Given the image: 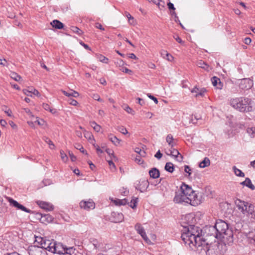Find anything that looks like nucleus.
Instances as JSON below:
<instances>
[{
  "label": "nucleus",
  "mask_w": 255,
  "mask_h": 255,
  "mask_svg": "<svg viewBox=\"0 0 255 255\" xmlns=\"http://www.w3.org/2000/svg\"><path fill=\"white\" fill-rule=\"evenodd\" d=\"M124 109L128 114H130L132 115L134 114V111L128 106H126L125 108H124Z\"/></svg>",
  "instance_id": "obj_49"
},
{
  "label": "nucleus",
  "mask_w": 255,
  "mask_h": 255,
  "mask_svg": "<svg viewBox=\"0 0 255 255\" xmlns=\"http://www.w3.org/2000/svg\"><path fill=\"white\" fill-rule=\"evenodd\" d=\"M138 198H135L134 199H132L130 202V204H129V206L132 208V209H134L136 207V204H137V200Z\"/></svg>",
  "instance_id": "obj_43"
},
{
  "label": "nucleus",
  "mask_w": 255,
  "mask_h": 255,
  "mask_svg": "<svg viewBox=\"0 0 255 255\" xmlns=\"http://www.w3.org/2000/svg\"><path fill=\"white\" fill-rule=\"evenodd\" d=\"M212 83L214 86L216 87L219 89H221L223 87V84L221 83L220 79L216 76H214L212 79Z\"/></svg>",
  "instance_id": "obj_18"
},
{
  "label": "nucleus",
  "mask_w": 255,
  "mask_h": 255,
  "mask_svg": "<svg viewBox=\"0 0 255 255\" xmlns=\"http://www.w3.org/2000/svg\"><path fill=\"white\" fill-rule=\"evenodd\" d=\"M69 104L73 106H76L78 104V102L76 100L71 99L70 100Z\"/></svg>",
  "instance_id": "obj_64"
},
{
  "label": "nucleus",
  "mask_w": 255,
  "mask_h": 255,
  "mask_svg": "<svg viewBox=\"0 0 255 255\" xmlns=\"http://www.w3.org/2000/svg\"><path fill=\"white\" fill-rule=\"evenodd\" d=\"M80 206L81 208L89 210L94 209L95 207V204L92 200L89 199L88 201H81L80 203Z\"/></svg>",
  "instance_id": "obj_13"
},
{
  "label": "nucleus",
  "mask_w": 255,
  "mask_h": 255,
  "mask_svg": "<svg viewBox=\"0 0 255 255\" xmlns=\"http://www.w3.org/2000/svg\"><path fill=\"white\" fill-rule=\"evenodd\" d=\"M165 170L170 173H172L174 170V166L171 162H167L164 167Z\"/></svg>",
  "instance_id": "obj_28"
},
{
  "label": "nucleus",
  "mask_w": 255,
  "mask_h": 255,
  "mask_svg": "<svg viewBox=\"0 0 255 255\" xmlns=\"http://www.w3.org/2000/svg\"><path fill=\"white\" fill-rule=\"evenodd\" d=\"M239 81V87L242 90L250 89L253 86V81L250 78H243Z\"/></svg>",
  "instance_id": "obj_8"
},
{
  "label": "nucleus",
  "mask_w": 255,
  "mask_h": 255,
  "mask_svg": "<svg viewBox=\"0 0 255 255\" xmlns=\"http://www.w3.org/2000/svg\"><path fill=\"white\" fill-rule=\"evenodd\" d=\"M164 52L166 53L165 55L167 60L171 61L173 59V57L170 54L168 53L167 51H164Z\"/></svg>",
  "instance_id": "obj_54"
},
{
  "label": "nucleus",
  "mask_w": 255,
  "mask_h": 255,
  "mask_svg": "<svg viewBox=\"0 0 255 255\" xmlns=\"http://www.w3.org/2000/svg\"><path fill=\"white\" fill-rule=\"evenodd\" d=\"M201 230L194 225H190L184 227L181 238L185 245H187L192 250L193 247H199L205 245H208L206 240L200 234Z\"/></svg>",
  "instance_id": "obj_1"
},
{
  "label": "nucleus",
  "mask_w": 255,
  "mask_h": 255,
  "mask_svg": "<svg viewBox=\"0 0 255 255\" xmlns=\"http://www.w3.org/2000/svg\"><path fill=\"white\" fill-rule=\"evenodd\" d=\"M84 136L87 138L88 139V140H91V139H94L93 138V135H92V133L91 132H88V131H87L86 130H85V129L84 130Z\"/></svg>",
  "instance_id": "obj_41"
},
{
  "label": "nucleus",
  "mask_w": 255,
  "mask_h": 255,
  "mask_svg": "<svg viewBox=\"0 0 255 255\" xmlns=\"http://www.w3.org/2000/svg\"><path fill=\"white\" fill-rule=\"evenodd\" d=\"M126 16L128 19V22L130 24H132L133 23L134 18L132 17L128 12H126Z\"/></svg>",
  "instance_id": "obj_46"
},
{
  "label": "nucleus",
  "mask_w": 255,
  "mask_h": 255,
  "mask_svg": "<svg viewBox=\"0 0 255 255\" xmlns=\"http://www.w3.org/2000/svg\"><path fill=\"white\" fill-rule=\"evenodd\" d=\"M180 190L182 194L190 197H192V194H194L195 192L190 186L183 182L180 186Z\"/></svg>",
  "instance_id": "obj_12"
},
{
  "label": "nucleus",
  "mask_w": 255,
  "mask_h": 255,
  "mask_svg": "<svg viewBox=\"0 0 255 255\" xmlns=\"http://www.w3.org/2000/svg\"><path fill=\"white\" fill-rule=\"evenodd\" d=\"M247 132L252 137H255V127L249 128L247 129Z\"/></svg>",
  "instance_id": "obj_37"
},
{
  "label": "nucleus",
  "mask_w": 255,
  "mask_h": 255,
  "mask_svg": "<svg viewBox=\"0 0 255 255\" xmlns=\"http://www.w3.org/2000/svg\"><path fill=\"white\" fill-rule=\"evenodd\" d=\"M53 218L49 214H45L43 216H41L40 220L42 222H47L50 223L52 221Z\"/></svg>",
  "instance_id": "obj_30"
},
{
  "label": "nucleus",
  "mask_w": 255,
  "mask_h": 255,
  "mask_svg": "<svg viewBox=\"0 0 255 255\" xmlns=\"http://www.w3.org/2000/svg\"><path fill=\"white\" fill-rule=\"evenodd\" d=\"M44 140L49 145V147L51 149L54 148L55 145L50 139H49L48 137H44Z\"/></svg>",
  "instance_id": "obj_44"
},
{
  "label": "nucleus",
  "mask_w": 255,
  "mask_h": 255,
  "mask_svg": "<svg viewBox=\"0 0 255 255\" xmlns=\"http://www.w3.org/2000/svg\"><path fill=\"white\" fill-rule=\"evenodd\" d=\"M231 105L241 112H249L252 111V100L248 98L240 97L231 99Z\"/></svg>",
  "instance_id": "obj_3"
},
{
  "label": "nucleus",
  "mask_w": 255,
  "mask_h": 255,
  "mask_svg": "<svg viewBox=\"0 0 255 255\" xmlns=\"http://www.w3.org/2000/svg\"><path fill=\"white\" fill-rule=\"evenodd\" d=\"M252 42V39L250 37H246L244 39V42L247 45H249Z\"/></svg>",
  "instance_id": "obj_61"
},
{
  "label": "nucleus",
  "mask_w": 255,
  "mask_h": 255,
  "mask_svg": "<svg viewBox=\"0 0 255 255\" xmlns=\"http://www.w3.org/2000/svg\"><path fill=\"white\" fill-rule=\"evenodd\" d=\"M69 154L70 159L72 161H75L76 160V157L73 154L72 152L69 151Z\"/></svg>",
  "instance_id": "obj_57"
},
{
  "label": "nucleus",
  "mask_w": 255,
  "mask_h": 255,
  "mask_svg": "<svg viewBox=\"0 0 255 255\" xmlns=\"http://www.w3.org/2000/svg\"><path fill=\"white\" fill-rule=\"evenodd\" d=\"M147 96L150 99L152 100L155 104L158 103V100L156 97H154L150 94H147Z\"/></svg>",
  "instance_id": "obj_56"
},
{
  "label": "nucleus",
  "mask_w": 255,
  "mask_h": 255,
  "mask_svg": "<svg viewBox=\"0 0 255 255\" xmlns=\"http://www.w3.org/2000/svg\"><path fill=\"white\" fill-rule=\"evenodd\" d=\"M167 6H168V8L170 10H174L175 9V7L174 6L173 4L172 3H171V2H169L167 3Z\"/></svg>",
  "instance_id": "obj_62"
},
{
  "label": "nucleus",
  "mask_w": 255,
  "mask_h": 255,
  "mask_svg": "<svg viewBox=\"0 0 255 255\" xmlns=\"http://www.w3.org/2000/svg\"><path fill=\"white\" fill-rule=\"evenodd\" d=\"M174 202L176 203L183 204H190L191 199L190 197L182 193L181 192L180 193L176 192V195L174 198Z\"/></svg>",
  "instance_id": "obj_6"
},
{
  "label": "nucleus",
  "mask_w": 255,
  "mask_h": 255,
  "mask_svg": "<svg viewBox=\"0 0 255 255\" xmlns=\"http://www.w3.org/2000/svg\"><path fill=\"white\" fill-rule=\"evenodd\" d=\"M197 66L199 67L202 68L207 71H209V66L204 61L200 60L197 62Z\"/></svg>",
  "instance_id": "obj_35"
},
{
  "label": "nucleus",
  "mask_w": 255,
  "mask_h": 255,
  "mask_svg": "<svg viewBox=\"0 0 255 255\" xmlns=\"http://www.w3.org/2000/svg\"><path fill=\"white\" fill-rule=\"evenodd\" d=\"M241 184L248 187L252 190L255 189V186L252 184L251 179L248 177H247L244 181L242 182Z\"/></svg>",
  "instance_id": "obj_23"
},
{
  "label": "nucleus",
  "mask_w": 255,
  "mask_h": 255,
  "mask_svg": "<svg viewBox=\"0 0 255 255\" xmlns=\"http://www.w3.org/2000/svg\"><path fill=\"white\" fill-rule=\"evenodd\" d=\"M4 108H2V111H3L8 117H11L12 116V112L10 110V109H8L7 110L6 107H4Z\"/></svg>",
  "instance_id": "obj_52"
},
{
  "label": "nucleus",
  "mask_w": 255,
  "mask_h": 255,
  "mask_svg": "<svg viewBox=\"0 0 255 255\" xmlns=\"http://www.w3.org/2000/svg\"><path fill=\"white\" fill-rule=\"evenodd\" d=\"M171 14L172 15H174V18H175V21L176 22H178L179 23V24L182 26V28H184L183 27V26L182 25V24L180 23V20L178 18V17L177 16L176 12L175 11H173L171 13Z\"/></svg>",
  "instance_id": "obj_50"
},
{
  "label": "nucleus",
  "mask_w": 255,
  "mask_h": 255,
  "mask_svg": "<svg viewBox=\"0 0 255 255\" xmlns=\"http://www.w3.org/2000/svg\"><path fill=\"white\" fill-rule=\"evenodd\" d=\"M210 164V161L208 157H205L204 160L199 163V167L205 168L208 167Z\"/></svg>",
  "instance_id": "obj_29"
},
{
  "label": "nucleus",
  "mask_w": 255,
  "mask_h": 255,
  "mask_svg": "<svg viewBox=\"0 0 255 255\" xmlns=\"http://www.w3.org/2000/svg\"><path fill=\"white\" fill-rule=\"evenodd\" d=\"M93 98L95 100H97V101H98L99 102H102L103 101V100L100 98L99 95H98V94H94L93 95Z\"/></svg>",
  "instance_id": "obj_63"
},
{
  "label": "nucleus",
  "mask_w": 255,
  "mask_h": 255,
  "mask_svg": "<svg viewBox=\"0 0 255 255\" xmlns=\"http://www.w3.org/2000/svg\"><path fill=\"white\" fill-rule=\"evenodd\" d=\"M60 156L62 159V160L64 162H66L68 160V157L67 155L64 153V151L61 150L60 151Z\"/></svg>",
  "instance_id": "obj_45"
},
{
  "label": "nucleus",
  "mask_w": 255,
  "mask_h": 255,
  "mask_svg": "<svg viewBox=\"0 0 255 255\" xmlns=\"http://www.w3.org/2000/svg\"><path fill=\"white\" fill-rule=\"evenodd\" d=\"M9 76L12 79L17 82H20L21 79V77L14 72H11Z\"/></svg>",
  "instance_id": "obj_32"
},
{
  "label": "nucleus",
  "mask_w": 255,
  "mask_h": 255,
  "mask_svg": "<svg viewBox=\"0 0 255 255\" xmlns=\"http://www.w3.org/2000/svg\"><path fill=\"white\" fill-rule=\"evenodd\" d=\"M27 251L29 255H47L46 251L41 248H39V246H29Z\"/></svg>",
  "instance_id": "obj_7"
},
{
  "label": "nucleus",
  "mask_w": 255,
  "mask_h": 255,
  "mask_svg": "<svg viewBox=\"0 0 255 255\" xmlns=\"http://www.w3.org/2000/svg\"><path fill=\"white\" fill-rule=\"evenodd\" d=\"M17 209L21 210L24 211L26 213H30L31 212V211L30 210L27 209L24 206H23V205H22L20 204H19L18 207Z\"/></svg>",
  "instance_id": "obj_48"
},
{
  "label": "nucleus",
  "mask_w": 255,
  "mask_h": 255,
  "mask_svg": "<svg viewBox=\"0 0 255 255\" xmlns=\"http://www.w3.org/2000/svg\"><path fill=\"white\" fill-rule=\"evenodd\" d=\"M38 204L40 208L47 211H52L54 208L52 205L45 202L39 201Z\"/></svg>",
  "instance_id": "obj_17"
},
{
  "label": "nucleus",
  "mask_w": 255,
  "mask_h": 255,
  "mask_svg": "<svg viewBox=\"0 0 255 255\" xmlns=\"http://www.w3.org/2000/svg\"><path fill=\"white\" fill-rule=\"evenodd\" d=\"M62 93L63 94L67 97H73L75 98H77L79 96V93L73 90H71L70 92H66L65 91H62Z\"/></svg>",
  "instance_id": "obj_26"
},
{
  "label": "nucleus",
  "mask_w": 255,
  "mask_h": 255,
  "mask_svg": "<svg viewBox=\"0 0 255 255\" xmlns=\"http://www.w3.org/2000/svg\"><path fill=\"white\" fill-rule=\"evenodd\" d=\"M118 130L121 132V133H122L123 134H126L128 133L127 129L126 128H125L124 127L122 126V127H119L118 128Z\"/></svg>",
  "instance_id": "obj_51"
},
{
  "label": "nucleus",
  "mask_w": 255,
  "mask_h": 255,
  "mask_svg": "<svg viewBox=\"0 0 255 255\" xmlns=\"http://www.w3.org/2000/svg\"><path fill=\"white\" fill-rule=\"evenodd\" d=\"M206 90L204 88L199 89L197 87H195L191 90V93L196 94L195 95L196 97H197L198 96H203Z\"/></svg>",
  "instance_id": "obj_19"
},
{
  "label": "nucleus",
  "mask_w": 255,
  "mask_h": 255,
  "mask_svg": "<svg viewBox=\"0 0 255 255\" xmlns=\"http://www.w3.org/2000/svg\"><path fill=\"white\" fill-rule=\"evenodd\" d=\"M109 138L115 145H118L120 143V140L116 136L110 135L109 136Z\"/></svg>",
  "instance_id": "obj_34"
},
{
  "label": "nucleus",
  "mask_w": 255,
  "mask_h": 255,
  "mask_svg": "<svg viewBox=\"0 0 255 255\" xmlns=\"http://www.w3.org/2000/svg\"><path fill=\"white\" fill-rule=\"evenodd\" d=\"M154 156L157 158L158 159H160L162 156V154L160 152V150H158L156 154H155Z\"/></svg>",
  "instance_id": "obj_58"
},
{
  "label": "nucleus",
  "mask_w": 255,
  "mask_h": 255,
  "mask_svg": "<svg viewBox=\"0 0 255 255\" xmlns=\"http://www.w3.org/2000/svg\"><path fill=\"white\" fill-rule=\"evenodd\" d=\"M255 209V206L252 204H250L248 203V205L245 208V211L243 213L244 214H251L254 212Z\"/></svg>",
  "instance_id": "obj_25"
},
{
  "label": "nucleus",
  "mask_w": 255,
  "mask_h": 255,
  "mask_svg": "<svg viewBox=\"0 0 255 255\" xmlns=\"http://www.w3.org/2000/svg\"><path fill=\"white\" fill-rule=\"evenodd\" d=\"M205 233L207 236L213 237L215 239H219V233H217L215 226H210L206 227L205 229Z\"/></svg>",
  "instance_id": "obj_11"
},
{
  "label": "nucleus",
  "mask_w": 255,
  "mask_h": 255,
  "mask_svg": "<svg viewBox=\"0 0 255 255\" xmlns=\"http://www.w3.org/2000/svg\"><path fill=\"white\" fill-rule=\"evenodd\" d=\"M35 242L37 243L39 248L44 249L46 252L47 251L51 252L52 249V245H53L54 241L47 239L46 238H42L36 237L35 238Z\"/></svg>",
  "instance_id": "obj_5"
},
{
  "label": "nucleus",
  "mask_w": 255,
  "mask_h": 255,
  "mask_svg": "<svg viewBox=\"0 0 255 255\" xmlns=\"http://www.w3.org/2000/svg\"><path fill=\"white\" fill-rule=\"evenodd\" d=\"M219 239H223L224 241L227 240V243L230 245L233 243V232L229 228L228 224L225 221L219 220L215 225Z\"/></svg>",
  "instance_id": "obj_2"
},
{
  "label": "nucleus",
  "mask_w": 255,
  "mask_h": 255,
  "mask_svg": "<svg viewBox=\"0 0 255 255\" xmlns=\"http://www.w3.org/2000/svg\"><path fill=\"white\" fill-rule=\"evenodd\" d=\"M112 201L116 205H125L127 204H129L128 203V200L126 199L123 200L119 199H116L115 200L112 199Z\"/></svg>",
  "instance_id": "obj_27"
},
{
  "label": "nucleus",
  "mask_w": 255,
  "mask_h": 255,
  "mask_svg": "<svg viewBox=\"0 0 255 255\" xmlns=\"http://www.w3.org/2000/svg\"><path fill=\"white\" fill-rule=\"evenodd\" d=\"M134 228L137 232L142 237L143 239L146 243H151L150 240L147 237L145 230L144 228L141 226V224L139 223H137L135 225Z\"/></svg>",
  "instance_id": "obj_10"
},
{
  "label": "nucleus",
  "mask_w": 255,
  "mask_h": 255,
  "mask_svg": "<svg viewBox=\"0 0 255 255\" xmlns=\"http://www.w3.org/2000/svg\"><path fill=\"white\" fill-rule=\"evenodd\" d=\"M8 201H9L10 205H11L16 208H18L19 203H18L16 201L9 198L8 199Z\"/></svg>",
  "instance_id": "obj_42"
},
{
  "label": "nucleus",
  "mask_w": 255,
  "mask_h": 255,
  "mask_svg": "<svg viewBox=\"0 0 255 255\" xmlns=\"http://www.w3.org/2000/svg\"><path fill=\"white\" fill-rule=\"evenodd\" d=\"M65 246L63 245L60 243H56L54 241L53 245H52V249L51 253H56L59 255H64Z\"/></svg>",
  "instance_id": "obj_9"
},
{
  "label": "nucleus",
  "mask_w": 255,
  "mask_h": 255,
  "mask_svg": "<svg viewBox=\"0 0 255 255\" xmlns=\"http://www.w3.org/2000/svg\"><path fill=\"white\" fill-rule=\"evenodd\" d=\"M74 251H75V249L73 248V247L67 248V247H66V246H65L64 255L65 254L72 255L74 253Z\"/></svg>",
  "instance_id": "obj_38"
},
{
  "label": "nucleus",
  "mask_w": 255,
  "mask_h": 255,
  "mask_svg": "<svg viewBox=\"0 0 255 255\" xmlns=\"http://www.w3.org/2000/svg\"><path fill=\"white\" fill-rule=\"evenodd\" d=\"M150 177L153 179H156L159 177L160 172L156 168H153L149 171Z\"/></svg>",
  "instance_id": "obj_21"
},
{
  "label": "nucleus",
  "mask_w": 255,
  "mask_h": 255,
  "mask_svg": "<svg viewBox=\"0 0 255 255\" xmlns=\"http://www.w3.org/2000/svg\"><path fill=\"white\" fill-rule=\"evenodd\" d=\"M233 169L236 176L242 177L245 176V173L243 172L240 169L237 168L235 166H233Z\"/></svg>",
  "instance_id": "obj_33"
},
{
  "label": "nucleus",
  "mask_w": 255,
  "mask_h": 255,
  "mask_svg": "<svg viewBox=\"0 0 255 255\" xmlns=\"http://www.w3.org/2000/svg\"><path fill=\"white\" fill-rule=\"evenodd\" d=\"M33 88L32 87H30L28 89H23V92L24 94H25L26 95L28 96H32L31 94H32V92H33Z\"/></svg>",
  "instance_id": "obj_40"
},
{
  "label": "nucleus",
  "mask_w": 255,
  "mask_h": 255,
  "mask_svg": "<svg viewBox=\"0 0 255 255\" xmlns=\"http://www.w3.org/2000/svg\"><path fill=\"white\" fill-rule=\"evenodd\" d=\"M106 152L109 155H112L114 157H115V156L114 155V152L112 150V149H110L109 148H107L106 149Z\"/></svg>",
  "instance_id": "obj_60"
},
{
  "label": "nucleus",
  "mask_w": 255,
  "mask_h": 255,
  "mask_svg": "<svg viewBox=\"0 0 255 255\" xmlns=\"http://www.w3.org/2000/svg\"><path fill=\"white\" fill-rule=\"evenodd\" d=\"M191 203L190 205L193 206H196L202 203V197L201 195L197 194H192V197H190Z\"/></svg>",
  "instance_id": "obj_14"
},
{
  "label": "nucleus",
  "mask_w": 255,
  "mask_h": 255,
  "mask_svg": "<svg viewBox=\"0 0 255 255\" xmlns=\"http://www.w3.org/2000/svg\"><path fill=\"white\" fill-rule=\"evenodd\" d=\"M170 153H167L168 155H170L173 157H174L176 160L179 162H181L183 160V156L180 154L179 152L175 148H171V149L169 150Z\"/></svg>",
  "instance_id": "obj_15"
},
{
  "label": "nucleus",
  "mask_w": 255,
  "mask_h": 255,
  "mask_svg": "<svg viewBox=\"0 0 255 255\" xmlns=\"http://www.w3.org/2000/svg\"><path fill=\"white\" fill-rule=\"evenodd\" d=\"M95 27L98 29H100L102 30H104L105 29L103 27V26L102 25V24L100 23H95Z\"/></svg>",
  "instance_id": "obj_59"
},
{
  "label": "nucleus",
  "mask_w": 255,
  "mask_h": 255,
  "mask_svg": "<svg viewBox=\"0 0 255 255\" xmlns=\"http://www.w3.org/2000/svg\"><path fill=\"white\" fill-rule=\"evenodd\" d=\"M140 187H136V189L138 190H139L141 192H143L146 190L147 188L149 186V182L147 180H143L141 182L140 186Z\"/></svg>",
  "instance_id": "obj_22"
},
{
  "label": "nucleus",
  "mask_w": 255,
  "mask_h": 255,
  "mask_svg": "<svg viewBox=\"0 0 255 255\" xmlns=\"http://www.w3.org/2000/svg\"><path fill=\"white\" fill-rule=\"evenodd\" d=\"M238 209L240 210L242 213L245 211V208L248 205V202L242 201L240 199H237L235 201Z\"/></svg>",
  "instance_id": "obj_16"
},
{
  "label": "nucleus",
  "mask_w": 255,
  "mask_h": 255,
  "mask_svg": "<svg viewBox=\"0 0 255 255\" xmlns=\"http://www.w3.org/2000/svg\"><path fill=\"white\" fill-rule=\"evenodd\" d=\"M90 126L94 128V129L97 131L99 132L101 129V126L98 125L95 122L92 121L90 122Z\"/></svg>",
  "instance_id": "obj_36"
},
{
  "label": "nucleus",
  "mask_w": 255,
  "mask_h": 255,
  "mask_svg": "<svg viewBox=\"0 0 255 255\" xmlns=\"http://www.w3.org/2000/svg\"><path fill=\"white\" fill-rule=\"evenodd\" d=\"M51 24L53 27L58 29H61L64 27V24L58 20H53Z\"/></svg>",
  "instance_id": "obj_24"
},
{
  "label": "nucleus",
  "mask_w": 255,
  "mask_h": 255,
  "mask_svg": "<svg viewBox=\"0 0 255 255\" xmlns=\"http://www.w3.org/2000/svg\"><path fill=\"white\" fill-rule=\"evenodd\" d=\"M117 216V217L115 218L114 222L116 223H119L122 222L124 219V216L122 213H113V216Z\"/></svg>",
  "instance_id": "obj_31"
},
{
  "label": "nucleus",
  "mask_w": 255,
  "mask_h": 255,
  "mask_svg": "<svg viewBox=\"0 0 255 255\" xmlns=\"http://www.w3.org/2000/svg\"><path fill=\"white\" fill-rule=\"evenodd\" d=\"M71 29L73 32L76 33L79 35H81L83 33L82 30L76 26H72Z\"/></svg>",
  "instance_id": "obj_39"
},
{
  "label": "nucleus",
  "mask_w": 255,
  "mask_h": 255,
  "mask_svg": "<svg viewBox=\"0 0 255 255\" xmlns=\"http://www.w3.org/2000/svg\"><path fill=\"white\" fill-rule=\"evenodd\" d=\"M184 171L188 174V176H190L191 174V169L188 165L184 166Z\"/></svg>",
  "instance_id": "obj_55"
},
{
  "label": "nucleus",
  "mask_w": 255,
  "mask_h": 255,
  "mask_svg": "<svg viewBox=\"0 0 255 255\" xmlns=\"http://www.w3.org/2000/svg\"><path fill=\"white\" fill-rule=\"evenodd\" d=\"M99 59L100 61H101L103 63H108V59L107 58H106V57H105L104 56H103L101 55H100L99 56Z\"/></svg>",
  "instance_id": "obj_53"
},
{
  "label": "nucleus",
  "mask_w": 255,
  "mask_h": 255,
  "mask_svg": "<svg viewBox=\"0 0 255 255\" xmlns=\"http://www.w3.org/2000/svg\"><path fill=\"white\" fill-rule=\"evenodd\" d=\"M166 141L169 146L171 147V148H172L176 144L175 140L173 138V135L171 134H168L167 135Z\"/></svg>",
  "instance_id": "obj_20"
},
{
  "label": "nucleus",
  "mask_w": 255,
  "mask_h": 255,
  "mask_svg": "<svg viewBox=\"0 0 255 255\" xmlns=\"http://www.w3.org/2000/svg\"><path fill=\"white\" fill-rule=\"evenodd\" d=\"M225 243L215 242L214 244H211L207 249L209 254L212 255H222L225 253L227 251V240Z\"/></svg>",
  "instance_id": "obj_4"
},
{
  "label": "nucleus",
  "mask_w": 255,
  "mask_h": 255,
  "mask_svg": "<svg viewBox=\"0 0 255 255\" xmlns=\"http://www.w3.org/2000/svg\"><path fill=\"white\" fill-rule=\"evenodd\" d=\"M75 147L76 149H79L81 152L86 154H87L86 151L85 150L83 147L81 145L79 144H76Z\"/></svg>",
  "instance_id": "obj_47"
}]
</instances>
